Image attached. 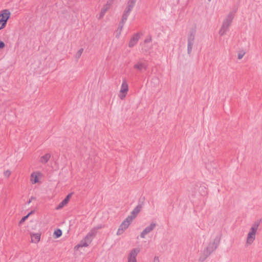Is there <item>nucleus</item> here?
I'll return each instance as SVG.
<instances>
[{"instance_id": "nucleus-1", "label": "nucleus", "mask_w": 262, "mask_h": 262, "mask_svg": "<svg viewBox=\"0 0 262 262\" xmlns=\"http://www.w3.org/2000/svg\"><path fill=\"white\" fill-rule=\"evenodd\" d=\"M259 224L257 223H254L249 228L246 238V244L247 246L252 245L256 238V234L258 231Z\"/></svg>"}, {"instance_id": "nucleus-2", "label": "nucleus", "mask_w": 262, "mask_h": 262, "mask_svg": "<svg viewBox=\"0 0 262 262\" xmlns=\"http://www.w3.org/2000/svg\"><path fill=\"white\" fill-rule=\"evenodd\" d=\"M11 14V11L9 9H3L0 10V31L6 27Z\"/></svg>"}, {"instance_id": "nucleus-3", "label": "nucleus", "mask_w": 262, "mask_h": 262, "mask_svg": "<svg viewBox=\"0 0 262 262\" xmlns=\"http://www.w3.org/2000/svg\"><path fill=\"white\" fill-rule=\"evenodd\" d=\"M233 18V16L232 15H229L224 19L219 31L220 35L223 36L227 33L231 25Z\"/></svg>"}, {"instance_id": "nucleus-4", "label": "nucleus", "mask_w": 262, "mask_h": 262, "mask_svg": "<svg viewBox=\"0 0 262 262\" xmlns=\"http://www.w3.org/2000/svg\"><path fill=\"white\" fill-rule=\"evenodd\" d=\"M42 173L39 170L33 171L30 176V182L32 185H40L42 183Z\"/></svg>"}, {"instance_id": "nucleus-5", "label": "nucleus", "mask_w": 262, "mask_h": 262, "mask_svg": "<svg viewBox=\"0 0 262 262\" xmlns=\"http://www.w3.org/2000/svg\"><path fill=\"white\" fill-rule=\"evenodd\" d=\"M128 92V85L127 82L124 80L122 81L118 94V97L121 100H124L126 97Z\"/></svg>"}, {"instance_id": "nucleus-6", "label": "nucleus", "mask_w": 262, "mask_h": 262, "mask_svg": "<svg viewBox=\"0 0 262 262\" xmlns=\"http://www.w3.org/2000/svg\"><path fill=\"white\" fill-rule=\"evenodd\" d=\"M132 222V221L130 218L126 217L119 226L117 231V235H120L123 234V233L128 228Z\"/></svg>"}, {"instance_id": "nucleus-7", "label": "nucleus", "mask_w": 262, "mask_h": 262, "mask_svg": "<svg viewBox=\"0 0 262 262\" xmlns=\"http://www.w3.org/2000/svg\"><path fill=\"white\" fill-rule=\"evenodd\" d=\"M140 251L139 248H135L130 250L127 256V262H137L136 257Z\"/></svg>"}, {"instance_id": "nucleus-8", "label": "nucleus", "mask_w": 262, "mask_h": 262, "mask_svg": "<svg viewBox=\"0 0 262 262\" xmlns=\"http://www.w3.org/2000/svg\"><path fill=\"white\" fill-rule=\"evenodd\" d=\"M136 2V0H128L127 3L126 7L124 11V13L123 14V18L126 19L127 16L130 13V11L132 10Z\"/></svg>"}, {"instance_id": "nucleus-9", "label": "nucleus", "mask_w": 262, "mask_h": 262, "mask_svg": "<svg viewBox=\"0 0 262 262\" xmlns=\"http://www.w3.org/2000/svg\"><path fill=\"white\" fill-rule=\"evenodd\" d=\"M41 235V233L40 232H30L31 242L33 244L38 243L40 241Z\"/></svg>"}, {"instance_id": "nucleus-10", "label": "nucleus", "mask_w": 262, "mask_h": 262, "mask_svg": "<svg viewBox=\"0 0 262 262\" xmlns=\"http://www.w3.org/2000/svg\"><path fill=\"white\" fill-rule=\"evenodd\" d=\"M72 194H69L66 196V197L56 207L55 209L57 210H59L62 209L63 208L67 206L68 204L70 199L71 198Z\"/></svg>"}, {"instance_id": "nucleus-11", "label": "nucleus", "mask_w": 262, "mask_h": 262, "mask_svg": "<svg viewBox=\"0 0 262 262\" xmlns=\"http://www.w3.org/2000/svg\"><path fill=\"white\" fill-rule=\"evenodd\" d=\"M91 243V240L89 238V235H88L81 242L80 244L74 247V250L75 251H78L80 247H88Z\"/></svg>"}, {"instance_id": "nucleus-12", "label": "nucleus", "mask_w": 262, "mask_h": 262, "mask_svg": "<svg viewBox=\"0 0 262 262\" xmlns=\"http://www.w3.org/2000/svg\"><path fill=\"white\" fill-rule=\"evenodd\" d=\"M155 223H151L149 226H147L141 232L140 236L142 238H145L146 234L150 232L156 227Z\"/></svg>"}, {"instance_id": "nucleus-13", "label": "nucleus", "mask_w": 262, "mask_h": 262, "mask_svg": "<svg viewBox=\"0 0 262 262\" xmlns=\"http://www.w3.org/2000/svg\"><path fill=\"white\" fill-rule=\"evenodd\" d=\"M140 211V207L139 206H137L132 211L130 215L128 216L127 217L130 218L132 219V221H133V220L137 216Z\"/></svg>"}, {"instance_id": "nucleus-14", "label": "nucleus", "mask_w": 262, "mask_h": 262, "mask_svg": "<svg viewBox=\"0 0 262 262\" xmlns=\"http://www.w3.org/2000/svg\"><path fill=\"white\" fill-rule=\"evenodd\" d=\"M134 68L139 71H142L146 69V65L142 62H138L135 64Z\"/></svg>"}, {"instance_id": "nucleus-15", "label": "nucleus", "mask_w": 262, "mask_h": 262, "mask_svg": "<svg viewBox=\"0 0 262 262\" xmlns=\"http://www.w3.org/2000/svg\"><path fill=\"white\" fill-rule=\"evenodd\" d=\"M218 245V243L215 242H213L211 243H210L209 244L208 247L207 248V250L208 251L209 253H211L212 252L214 251Z\"/></svg>"}, {"instance_id": "nucleus-16", "label": "nucleus", "mask_w": 262, "mask_h": 262, "mask_svg": "<svg viewBox=\"0 0 262 262\" xmlns=\"http://www.w3.org/2000/svg\"><path fill=\"white\" fill-rule=\"evenodd\" d=\"M50 158H51V155L50 154H46L40 157V158L39 159V162L41 163L45 164V163H47L49 160Z\"/></svg>"}, {"instance_id": "nucleus-17", "label": "nucleus", "mask_w": 262, "mask_h": 262, "mask_svg": "<svg viewBox=\"0 0 262 262\" xmlns=\"http://www.w3.org/2000/svg\"><path fill=\"white\" fill-rule=\"evenodd\" d=\"M62 231L60 229H56L54 231L53 236L54 238H57L62 235Z\"/></svg>"}, {"instance_id": "nucleus-18", "label": "nucleus", "mask_w": 262, "mask_h": 262, "mask_svg": "<svg viewBox=\"0 0 262 262\" xmlns=\"http://www.w3.org/2000/svg\"><path fill=\"white\" fill-rule=\"evenodd\" d=\"M33 213H34V211H31L29 213H28L27 215H26V216L22 217L19 222V225L23 224L26 221V220L28 219L29 216L30 215H31L32 214H33Z\"/></svg>"}, {"instance_id": "nucleus-19", "label": "nucleus", "mask_w": 262, "mask_h": 262, "mask_svg": "<svg viewBox=\"0 0 262 262\" xmlns=\"http://www.w3.org/2000/svg\"><path fill=\"white\" fill-rule=\"evenodd\" d=\"M138 36H134L130 40L129 42V46L132 47H133L137 42L138 41Z\"/></svg>"}, {"instance_id": "nucleus-20", "label": "nucleus", "mask_w": 262, "mask_h": 262, "mask_svg": "<svg viewBox=\"0 0 262 262\" xmlns=\"http://www.w3.org/2000/svg\"><path fill=\"white\" fill-rule=\"evenodd\" d=\"M193 45V41L189 40L188 43V46H187V51H188V54H189V55L191 54V51L192 50Z\"/></svg>"}, {"instance_id": "nucleus-21", "label": "nucleus", "mask_w": 262, "mask_h": 262, "mask_svg": "<svg viewBox=\"0 0 262 262\" xmlns=\"http://www.w3.org/2000/svg\"><path fill=\"white\" fill-rule=\"evenodd\" d=\"M84 51V49L83 48L79 49L75 53V57L76 59H79L82 54H83Z\"/></svg>"}, {"instance_id": "nucleus-22", "label": "nucleus", "mask_w": 262, "mask_h": 262, "mask_svg": "<svg viewBox=\"0 0 262 262\" xmlns=\"http://www.w3.org/2000/svg\"><path fill=\"white\" fill-rule=\"evenodd\" d=\"M12 172L10 169H6L3 171V176L5 178H9L11 175Z\"/></svg>"}, {"instance_id": "nucleus-23", "label": "nucleus", "mask_w": 262, "mask_h": 262, "mask_svg": "<svg viewBox=\"0 0 262 262\" xmlns=\"http://www.w3.org/2000/svg\"><path fill=\"white\" fill-rule=\"evenodd\" d=\"M245 55V52L244 50H240L237 52V58L239 60H241L244 57Z\"/></svg>"}, {"instance_id": "nucleus-24", "label": "nucleus", "mask_w": 262, "mask_h": 262, "mask_svg": "<svg viewBox=\"0 0 262 262\" xmlns=\"http://www.w3.org/2000/svg\"><path fill=\"white\" fill-rule=\"evenodd\" d=\"M122 29H123V26H121L120 27H119L118 29H117V33H118V35L119 36L121 33V31L122 30Z\"/></svg>"}, {"instance_id": "nucleus-25", "label": "nucleus", "mask_w": 262, "mask_h": 262, "mask_svg": "<svg viewBox=\"0 0 262 262\" xmlns=\"http://www.w3.org/2000/svg\"><path fill=\"white\" fill-rule=\"evenodd\" d=\"M5 47V43L3 41H0V49H3Z\"/></svg>"}, {"instance_id": "nucleus-26", "label": "nucleus", "mask_w": 262, "mask_h": 262, "mask_svg": "<svg viewBox=\"0 0 262 262\" xmlns=\"http://www.w3.org/2000/svg\"><path fill=\"white\" fill-rule=\"evenodd\" d=\"M154 262H160L159 259L158 257H155L154 259Z\"/></svg>"}]
</instances>
